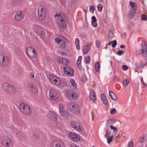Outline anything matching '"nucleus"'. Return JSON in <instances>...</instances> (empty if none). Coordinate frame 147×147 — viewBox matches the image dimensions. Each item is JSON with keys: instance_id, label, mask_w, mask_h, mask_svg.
Segmentation results:
<instances>
[{"instance_id": "de8ad7c7", "label": "nucleus", "mask_w": 147, "mask_h": 147, "mask_svg": "<svg viewBox=\"0 0 147 147\" xmlns=\"http://www.w3.org/2000/svg\"><path fill=\"white\" fill-rule=\"evenodd\" d=\"M141 19L142 20L146 21L147 20V18L146 15L144 14H142L141 16Z\"/></svg>"}, {"instance_id": "423d86ee", "label": "nucleus", "mask_w": 147, "mask_h": 147, "mask_svg": "<svg viewBox=\"0 0 147 147\" xmlns=\"http://www.w3.org/2000/svg\"><path fill=\"white\" fill-rule=\"evenodd\" d=\"M9 63V59L7 56L0 53V65L4 67L7 66Z\"/></svg>"}, {"instance_id": "6e6d98bb", "label": "nucleus", "mask_w": 147, "mask_h": 147, "mask_svg": "<svg viewBox=\"0 0 147 147\" xmlns=\"http://www.w3.org/2000/svg\"><path fill=\"white\" fill-rule=\"evenodd\" d=\"M115 30V29L114 27L113 26H111V33L113 34Z\"/></svg>"}, {"instance_id": "20e7f679", "label": "nucleus", "mask_w": 147, "mask_h": 147, "mask_svg": "<svg viewBox=\"0 0 147 147\" xmlns=\"http://www.w3.org/2000/svg\"><path fill=\"white\" fill-rule=\"evenodd\" d=\"M68 107L70 111L74 113L78 114L80 112V109L79 106L75 103H69Z\"/></svg>"}, {"instance_id": "2eb2a0df", "label": "nucleus", "mask_w": 147, "mask_h": 147, "mask_svg": "<svg viewBox=\"0 0 147 147\" xmlns=\"http://www.w3.org/2000/svg\"><path fill=\"white\" fill-rule=\"evenodd\" d=\"M69 136L70 139L74 141H78L80 140L79 136L73 132H70L69 134Z\"/></svg>"}, {"instance_id": "0e129e2a", "label": "nucleus", "mask_w": 147, "mask_h": 147, "mask_svg": "<svg viewBox=\"0 0 147 147\" xmlns=\"http://www.w3.org/2000/svg\"><path fill=\"white\" fill-rule=\"evenodd\" d=\"M95 7H94L92 5H91L89 7V9H94Z\"/></svg>"}, {"instance_id": "4be33fe9", "label": "nucleus", "mask_w": 147, "mask_h": 147, "mask_svg": "<svg viewBox=\"0 0 147 147\" xmlns=\"http://www.w3.org/2000/svg\"><path fill=\"white\" fill-rule=\"evenodd\" d=\"M69 86L72 88H76L77 84H76L75 81L73 79H71L69 82Z\"/></svg>"}, {"instance_id": "72a5a7b5", "label": "nucleus", "mask_w": 147, "mask_h": 147, "mask_svg": "<svg viewBox=\"0 0 147 147\" xmlns=\"http://www.w3.org/2000/svg\"><path fill=\"white\" fill-rule=\"evenodd\" d=\"M111 98L114 100H116L117 98L113 92L111 91Z\"/></svg>"}, {"instance_id": "a19ab883", "label": "nucleus", "mask_w": 147, "mask_h": 147, "mask_svg": "<svg viewBox=\"0 0 147 147\" xmlns=\"http://www.w3.org/2000/svg\"><path fill=\"white\" fill-rule=\"evenodd\" d=\"M129 82L126 79H125L123 81V83L125 87H127L129 85Z\"/></svg>"}, {"instance_id": "e2e57ef3", "label": "nucleus", "mask_w": 147, "mask_h": 147, "mask_svg": "<svg viewBox=\"0 0 147 147\" xmlns=\"http://www.w3.org/2000/svg\"><path fill=\"white\" fill-rule=\"evenodd\" d=\"M78 69L80 70H81L82 69V65H77Z\"/></svg>"}, {"instance_id": "ddd939ff", "label": "nucleus", "mask_w": 147, "mask_h": 147, "mask_svg": "<svg viewBox=\"0 0 147 147\" xmlns=\"http://www.w3.org/2000/svg\"><path fill=\"white\" fill-rule=\"evenodd\" d=\"M71 127L79 131H82L83 129L80 126V123L76 121H72L71 122Z\"/></svg>"}, {"instance_id": "6e6552de", "label": "nucleus", "mask_w": 147, "mask_h": 147, "mask_svg": "<svg viewBox=\"0 0 147 147\" xmlns=\"http://www.w3.org/2000/svg\"><path fill=\"white\" fill-rule=\"evenodd\" d=\"M51 147H65L63 142L58 140H53L50 145Z\"/></svg>"}, {"instance_id": "4d7b16f0", "label": "nucleus", "mask_w": 147, "mask_h": 147, "mask_svg": "<svg viewBox=\"0 0 147 147\" xmlns=\"http://www.w3.org/2000/svg\"><path fill=\"white\" fill-rule=\"evenodd\" d=\"M98 9H102L103 8V5H99L97 6Z\"/></svg>"}, {"instance_id": "79ce46f5", "label": "nucleus", "mask_w": 147, "mask_h": 147, "mask_svg": "<svg viewBox=\"0 0 147 147\" xmlns=\"http://www.w3.org/2000/svg\"><path fill=\"white\" fill-rule=\"evenodd\" d=\"M25 111H27L28 112V114H25L27 115H30L32 113V110L30 108V107L29 106V108H27L26 109Z\"/></svg>"}, {"instance_id": "9d476101", "label": "nucleus", "mask_w": 147, "mask_h": 147, "mask_svg": "<svg viewBox=\"0 0 147 147\" xmlns=\"http://www.w3.org/2000/svg\"><path fill=\"white\" fill-rule=\"evenodd\" d=\"M49 96L50 99L52 100H56L59 97V95L57 90L54 89L50 90Z\"/></svg>"}, {"instance_id": "603ef678", "label": "nucleus", "mask_w": 147, "mask_h": 147, "mask_svg": "<svg viewBox=\"0 0 147 147\" xmlns=\"http://www.w3.org/2000/svg\"><path fill=\"white\" fill-rule=\"evenodd\" d=\"M117 121V119L115 118L111 119V124H114Z\"/></svg>"}, {"instance_id": "f8f14e48", "label": "nucleus", "mask_w": 147, "mask_h": 147, "mask_svg": "<svg viewBox=\"0 0 147 147\" xmlns=\"http://www.w3.org/2000/svg\"><path fill=\"white\" fill-rule=\"evenodd\" d=\"M49 79L51 82L57 86L60 85L61 82L60 80L54 75L51 74L49 76Z\"/></svg>"}, {"instance_id": "39448f33", "label": "nucleus", "mask_w": 147, "mask_h": 147, "mask_svg": "<svg viewBox=\"0 0 147 147\" xmlns=\"http://www.w3.org/2000/svg\"><path fill=\"white\" fill-rule=\"evenodd\" d=\"M65 95L68 98L71 100H76L78 98L76 93L71 90H67L66 92Z\"/></svg>"}, {"instance_id": "7ed1b4c3", "label": "nucleus", "mask_w": 147, "mask_h": 147, "mask_svg": "<svg viewBox=\"0 0 147 147\" xmlns=\"http://www.w3.org/2000/svg\"><path fill=\"white\" fill-rule=\"evenodd\" d=\"M140 45L142 49L136 51V54L137 55L141 54L144 57L147 56V42L142 41Z\"/></svg>"}, {"instance_id": "bf43d9fd", "label": "nucleus", "mask_w": 147, "mask_h": 147, "mask_svg": "<svg viewBox=\"0 0 147 147\" xmlns=\"http://www.w3.org/2000/svg\"><path fill=\"white\" fill-rule=\"evenodd\" d=\"M77 145L74 143H71L70 145V147H76Z\"/></svg>"}, {"instance_id": "4c0bfd02", "label": "nucleus", "mask_w": 147, "mask_h": 147, "mask_svg": "<svg viewBox=\"0 0 147 147\" xmlns=\"http://www.w3.org/2000/svg\"><path fill=\"white\" fill-rule=\"evenodd\" d=\"M100 66V65L99 62V61H97L95 65L96 71L97 72H98L99 71Z\"/></svg>"}, {"instance_id": "774afa93", "label": "nucleus", "mask_w": 147, "mask_h": 147, "mask_svg": "<svg viewBox=\"0 0 147 147\" xmlns=\"http://www.w3.org/2000/svg\"><path fill=\"white\" fill-rule=\"evenodd\" d=\"M81 61H77V65H81Z\"/></svg>"}, {"instance_id": "ea45409f", "label": "nucleus", "mask_w": 147, "mask_h": 147, "mask_svg": "<svg viewBox=\"0 0 147 147\" xmlns=\"http://www.w3.org/2000/svg\"><path fill=\"white\" fill-rule=\"evenodd\" d=\"M85 60L86 63H88L91 60L90 56H86L85 58Z\"/></svg>"}, {"instance_id": "4468645a", "label": "nucleus", "mask_w": 147, "mask_h": 147, "mask_svg": "<svg viewBox=\"0 0 147 147\" xmlns=\"http://www.w3.org/2000/svg\"><path fill=\"white\" fill-rule=\"evenodd\" d=\"M24 14L23 11H19L17 12L14 18L16 20L20 21L23 19Z\"/></svg>"}, {"instance_id": "1a4fd4ad", "label": "nucleus", "mask_w": 147, "mask_h": 147, "mask_svg": "<svg viewBox=\"0 0 147 147\" xmlns=\"http://www.w3.org/2000/svg\"><path fill=\"white\" fill-rule=\"evenodd\" d=\"M1 142L3 145L6 147L9 146L11 143L10 139L7 136L2 137L1 139Z\"/></svg>"}, {"instance_id": "c756f323", "label": "nucleus", "mask_w": 147, "mask_h": 147, "mask_svg": "<svg viewBox=\"0 0 147 147\" xmlns=\"http://www.w3.org/2000/svg\"><path fill=\"white\" fill-rule=\"evenodd\" d=\"M109 130L108 129H107L106 130V134L104 135V136L105 137H107V142L109 144L110 143V136H109L108 135L109 134Z\"/></svg>"}, {"instance_id": "5701e85b", "label": "nucleus", "mask_w": 147, "mask_h": 147, "mask_svg": "<svg viewBox=\"0 0 147 147\" xmlns=\"http://www.w3.org/2000/svg\"><path fill=\"white\" fill-rule=\"evenodd\" d=\"M16 135L18 138L20 140L23 141L25 139V136L24 133L21 132H18Z\"/></svg>"}, {"instance_id": "e433bc0d", "label": "nucleus", "mask_w": 147, "mask_h": 147, "mask_svg": "<svg viewBox=\"0 0 147 147\" xmlns=\"http://www.w3.org/2000/svg\"><path fill=\"white\" fill-rule=\"evenodd\" d=\"M147 140V136H144L141 137L140 139V141L141 142H145Z\"/></svg>"}, {"instance_id": "6ab92c4d", "label": "nucleus", "mask_w": 147, "mask_h": 147, "mask_svg": "<svg viewBox=\"0 0 147 147\" xmlns=\"http://www.w3.org/2000/svg\"><path fill=\"white\" fill-rule=\"evenodd\" d=\"M29 108V106L26 104H25L23 103H21L19 105V108L20 110L24 114H28V112L27 111H25L26 109Z\"/></svg>"}, {"instance_id": "69168bd1", "label": "nucleus", "mask_w": 147, "mask_h": 147, "mask_svg": "<svg viewBox=\"0 0 147 147\" xmlns=\"http://www.w3.org/2000/svg\"><path fill=\"white\" fill-rule=\"evenodd\" d=\"M63 61H62L61 64H67V63H66V62L67 61H67H64V59H63Z\"/></svg>"}, {"instance_id": "f03ea898", "label": "nucleus", "mask_w": 147, "mask_h": 147, "mask_svg": "<svg viewBox=\"0 0 147 147\" xmlns=\"http://www.w3.org/2000/svg\"><path fill=\"white\" fill-rule=\"evenodd\" d=\"M2 88L5 92L9 95L13 94L16 92L15 87L7 82L3 84Z\"/></svg>"}, {"instance_id": "09e8293b", "label": "nucleus", "mask_w": 147, "mask_h": 147, "mask_svg": "<svg viewBox=\"0 0 147 147\" xmlns=\"http://www.w3.org/2000/svg\"><path fill=\"white\" fill-rule=\"evenodd\" d=\"M124 53V51L122 50V51H119L118 52H117V54L118 55H123Z\"/></svg>"}, {"instance_id": "473e14b6", "label": "nucleus", "mask_w": 147, "mask_h": 147, "mask_svg": "<svg viewBox=\"0 0 147 147\" xmlns=\"http://www.w3.org/2000/svg\"><path fill=\"white\" fill-rule=\"evenodd\" d=\"M111 129L113 130V131L112 132L113 134L114 135H116L117 132V128L112 125H111Z\"/></svg>"}, {"instance_id": "a878e982", "label": "nucleus", "mask_w": 147, "mask_h": 147, "mask_svg": "<svg viewBox=\"0 0 147 147\" xmlns=\"http://www.w3.org/2000/svg\"><path fill=\"white\" fill-rule=\"evenodd\" d=\"M90 45L89 44H87L85 45L83 48V52L84 54L88 53L90 49Z\"/></svg>"}, {"instance_id": "49530a36", "label": "nucleus", "mask_w": 147, "mask_h": 147, "mask_svg": "<svg viewBox=\"0 0 147 147\" xmlns=\"http://www.w3.org/2000/svg\"><path fill=\"white\" fill-rule=\"evenodd\" d=\"M128 147H134V144L132 141H131L128 143Z\"/></svg>"}, {"instance_id": "13d9d810", "label": "nucleus", "mask_w": 147, "mask_h": 147, "mask_svg": "<svg viewBox=\"0 0 147 147\" xmlns=\"http://www.w3.org/2000/svg\"><path fill=\"white\" fill-rule=\"evenodd\" d=\"M45 9V7L43 5H40L38 8V9Z\"/></svg>"}, {"instance_id": "aec40b11", "label": "nucleus", "mask_w": 147, "mask_h": 147, "mask_svg": "<svg viewBox=\"0 0 147 147\" xmlns=\"http://www.w3.org/2000/svg\"><path fill=\"white\" fill-rule=\"evenodd\" d=\"M59 109L61 115L65 118H67L68 116V114L65 112L64 108L62 104H61L59 105Z\"/></svg>"}, {"instance_id": "b1692460", "label": "nucleus", "mask_w": 147, "mask_h": 147, "mask_svg": "<svg viewBox=\"0 0 147 147\" xmlns=\"http://www.w3.org/2000/svg\"><path fill=\"white\" fill-rule=\"evenodd\" d=\"M30 89L32 92L35 94H37L38 92V89L35 86L32 84L30 85Z\"/></svg>"}, {"instance_id": "3c124183", "label": "nucleus", "mask_w": 147, "mask_h": 147, "mask_svg": "<svg viewBox=\"0 0 147 147\" xmlns=\"http://www.w3.org/2000/svg\"><path fill=\"white\" fill-rule=\"evenodd\" d=\"M120 79L117 76H116L113 79V81L114 82H117L119 81Z\"/></svg>"}, {"instance_id": "680f3d73", "label": "nucleus", "mask_w": 147, "mask_h": 147, "mask_svg": "<svg viewBox=\"0 0 147 147\" xmlns=\"http://www.w3.org/2000/svg\"><path fill=\"white\" fill-rule=\"evenodd\" d=\"M82 57L81 56H80L78 57V58L77 60V61H81V60L82 59Z\"/></svg>"}, {"instance_id": "f257e3e1", "label": "nucleus", "mask_w": 147, "mask_h": 147, "mask_svg": "<svg viewBox=\"0 0 147 147\" xmlns=\"http://www.w3.org/2000/svg\"><path fill=\"white\" fill-rule=\"evenodd\" d=\"M57 18V24L60 28H65L67 24V18L65 14L63 12L57 13L54 15Z\"/></svg>"}, {"instance_id": "f3484780", "label": "nucleus", "mask_w": 147, "mask_h": 147, "mask_svg": "<svg viewBox=\"0 0 147 147\" xmlns=\"http://www.w3.org/2000/svg\"><path fill=\"white\" fill-rule=\"evenodd\" d=\"M38 16L39 20H44L46 16V10H38Z\"/></svg>"}, {"instance_id": "8fccbe9b", "label": "nucleus", "mask_w": 147, "mask_h": 147, "mask_svg": "<svg viewBox=\"0 0 147 147\" xmlns=\"http://www.w3.org/2000/svg\"><path fill=\"white\" fill-rule=\"evenodd\" d=\"M96 45L97 47L99 48L100 46V41L99 40L96 41Z\"/></svg>"}, {"instance_id": "052dcab7", "label": "nucleus", "mask_w": 147, "mask_h": 147, "mask_svg": "<svg viewBox=\"0 0 147 147\" xmlns=\"http://www.w3.org/2000/svg\"><path fill=\"white\" fill-rule=\"evenodd\" d=\"M141 81H142V82L143 83V84L145 87H146L147 86V84L144 82L143 81V79L142 78L141 79Z\"/></svg>"}, {"instance_id": "393cba45", "label": "nucleus", "mask_w": 147, "mask_h": 147, "mask_svg": "<svg viewBox=\"0 0 147 147\" xmlns=\"http://www.w3.org/2000/svg\"><path fill=\"white\" fill-rule=\"evenodd\" d=\"M100 97L103 103L105 105H107L108 103V100L106 96L103 94H101Z\"/></svg>"}, {"instance_id": "864d4df0", "label": "nucleus", "mask_w": 147, "mask_h": 147, "mask_svg": "<svg viewBox=\"0 0 147 147\" xmlns=\"http://www.w3.org/2000/svg\"><path fill=\"white\" fill-rule=\"evenodd\" d=\"M82 80L83 82H85L87 80V77L86 76H84L82 78Z\"/></svg>"}, {"instance_id": "9b49d317", "label": "nucleus", "mask_w": 147, "mask_h": 147, "mask_svg": "<svg viewBox=\"0 0 147 147\" xmlns=\"http://www.w3.org/2000/svg\"><path fill=\"white\" fill-rule=\"evenodd\" d=\"M34 29L36 32L38 34L40 37L43 38L45 37V32L43 30V29L38 26H35Z\"/></svg>"}, {"instance_id": "f704fd0d", "label": "nucleus", "mask_w": 147, "mask_h": 147, "mask_svg": "<svg viewBox=\"0 0 147 147\" xmlns=\"http://www.w3.org/2000/svg\"><path fill=\"white\" fill-rule=\"evenodd\" d=\"M75 43L76 48L78 49H80L79 45L80 40L78 38H76V39Z\"/></svg>"}, {"instance_id": "338daca9", "label": "nucleus", "mask_w": 147, "mask_h": 147, "mask_svg": "<svg viewBox=\"0 0 147 147\" xmlns=\"http://www.w3.org/2000/svg\"><path fill=\"white\" fill-rule=\"evenodd\" d=\"M145 62L144 63V65H147V57L145 59Z\"/></svg>"}, {"instance_id": "c03bdc74", "label": "nucleus", "mask_w": 147, "mask_h": 147, "mask_svg": "<svg viewBox=\"0 0 147 147\" xmlns=\"http://www.w3.org/2000/svg\"><path fill=\"white\" fill-rule=\"evenodd\" d=\"M122 69L124 71L128 69V67L125 65H123L121 66Z\"/></svg>"}, {"instance_id": "412c9836", "label": "nucleus", "mask_w": 147, "mask_h": 147, "mask_svg": "<svg viewBox=\"0 0 147 147\" xmlns=\"http://www.w3.org/2000/svg\"><path fill=\"white\" fill-rule=\"evenodd\" d=\"M48 116L51 120L55 121L57 119L56 115L53 112H51L49 113Z\"/></svg>"}, {"instance_id": "c85d7f7f", "label": "nucleus", "mask_w": 147, "mask_h": 147, "mask_svg": "<svg viewBox=\"0 0 147 147\" xmlns=\"http://www.w3.org/2000/svg\"><path fill=\"white\" fill-rule=\"evenodd\" d=\"M135 65L136 68L139 69L141 67H143L145 65H144V63H143L142 62L136 63H135Z\"/></svg>"}, {"instance_id": "2f4dec72", "label": "nucleus", "mask_w": 147, "mask_h": 147, "mask_svg": "<svg viewBox=\"0 0 147 147\" xmlns=\"http://www.w3.org/2000/svg\"><path fill=\"white\" fill-rule=\"evenodd\" d=\"M129 4L131 8L134 9H136L137 8V5L135 3H134L131 1L129 2Z\"/></svg>"}, {"instance_id": "a211bd4d", "label": "nucleus", "mask_w": 147, "mask_h": 147, "mask_svg": "<svg viewBox=\"0 0 147 147\" xmlns=\"http://www.w3.org/2000/svg\"><path fill=\"white\" fill-rule=\"evenodd\" d=\"M63 68L65 73L70 76H72L73 75L74 71L71 67H64Z\"/></svg>"}, {"instance_id": "0eeeda50", "label": "nucleus", "mask_w": 147, "mask_h": 147, "mask_svg": "<svg viewBox=\"0 0 147 147\" xmlns=\"http://www.w3.org/2000/svg\"><path fill=\"white\" fill-rule=\"evenodd\" d=\"M26 53L28 56L31 58H36L37 53L34 49L30 47H28L26 49Z\"/></svg>"}, {"instance_id": "58836bf2", "label": "nucleus", "mask_w": 147, "mask_h": 147, "mask_svg": "<svg viewBox=\"0 0 147 147\" xmlns=\"http://www.w3.org/2000/svg\"><path fill=\"white\" fill-rule=\"evenodd\" d=\"M111 44L112 45V47L113 48H114L116 47L117 44V41L115 40L111 41Z\"/></svg>"}, {"instance_id": "37998d69", "label": "nucleus", "mask_w": 147, "mask_h": 147, "mask_svg": "<svg viewBox=\"0 0 147 147\" xmlns=\"http://www.w3.org/2000/svg\"><path fill=\"white\" fill-rule=\"evenodd\" d=\"M63 59H64V61H67V59L63 58H59L57 59V61L60 63L61 64L62 61H63Z\"/></svg>"}, {"instance_id": "7c9ffc66", "label": "nucleus", "mask_w": 147, "mask_h": 147, "mask_svg": "<svg viewBox=\"0 0 147 147\" xmlns=\"http://www.w3.org/2000/svg\"><path fill=\"white\" fill-rule=\"evenodd\" d=\"M92 25L94 27H96L97 26L96 21L97 19L94 16H93L92 18Z\"/></svg>"}, {"instance_id": "5fc2aeb1", "label": "nucleus", "mask_w": 147, "mask_h": 147, "mask_svg": "<svg viewBox=\"0 0 147 147\" xmlns=\"http://www.w3.org/2000/svg\"><path fill=\"white\" fill-rule=\"evenodd\" d=\"M123 132H119V134L117 136V137L119 138H121V137H125V136H123Z\"/></svg>"}, {"instance_id": "bb28decb", "label": "nucleus", "mask_w": 147, "mask_h": 147, "mask_svg": "<svg viewBox=\"0 0 147 147\" xmlns=\"http://www.w3.org/2000/svg\"><path fill=\"white\" fill-rule=\"evenodd\" d=\"M89 96L90 99L92 101H94L96 100V96L95 93L93 90H90Z\"/></svg>"}, {"instance_id": "dca6fc26", "label": "nucleus", "mask_w": 147, "mask_h": 147, "mask_svg": "<svg viewBox=\"0 0 147 147\" xmlns=\"http://www.w3.org/2000/svg\"><path fill=\"white\" fill-rule=\"evenodd\" d=\"M55 43L56 44H59L61 43L60 47L62 49L65 48L66 46V44L64 40H62L59 38H55Z\"/></svg>"}, {"instance_id": "a18cd8bd", "label": "nucleus", "mask_w": 147, "mask_h": 147, "mask_svg": "<svg viewBox=\"0 0 147 147\" xmlns=\"http://www.w3.org/2000/svg\"><path fill=\"white\" fill-rule=\"evenodd\" d=\"M117 111L116 109L113 108L111 110V114L114 115L116 113Z\"/></svg>"}, {"instance_id": "cd10ccee", "label": "nucleus", "mask_w": 147, "mask_h": 147, "mask_svg": "<svg viewBox=\"0 0 147 147\" xmlns=\"http://www.w3.org/2000/svg\"><path fill=\"white\" fill-rule=\"evenodd\" d=\"M136 10H130L128 12V17L129 19H132L133 18L135 14Z\"/></svg>"}, {"instance_id": "c9c22d12", "label": "nucleus", "mask_w": 147, "mask_h": 147, "mask_svg": "<svg viewBox=\"0 0 147 147\" xmlns=\"http://www.w3.org/2000/svg\"><path fill=\"white\" fill-rule=\"evenodd\" d=\"M32 137L34 140H37L39 138V136L38 134L36 132H34L33 134Z\"/></svg>"}]
</instances>
